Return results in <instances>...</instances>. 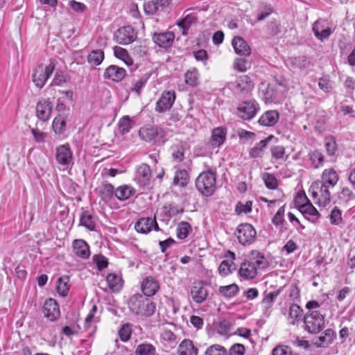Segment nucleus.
I'll return each instance as SVG.
<instances>
[{"label":"nucleus","instance_id":"obj_1","mask_svg":"<svg viewBox=\"0 0 355 355\" xmlns=\"http://www.w3.org/2000/svg\"><path fill=\"white\" fill-rule=\"evenodd\" d=\"M268 266L269 263L262 253L252 250L248 259L241 263L239 275L243 279H253L258 275L259 270H265Z\"/></svg>","mask_w":355,"mask_h":355},{"label":"nucleus","instance_id":"obj_2","mask_svg":"<svg viewBox=\"0 0 355 355\" xmlns=\"http://www.w3.org/2000/svg\"><path fill=\"white\" fill-rule=\"evenodd\" d=\"M131 312L136 315L150 317L156 310L155 303L149 297L137 293L132 295L128 301Z\"/></svg>","mask_w":355,"mask_h":355},{"label":"nucleus","instance_id":"obj_3","mask_svg":"<svg viewBox=\"0 0 355 355\" xmlns=\"http://www.w3.org/2000/svg\"><path fill=\"white\" fill-rule=\"evenodd\" d=\"M196 187L202 195L210 196L216 189V173L211 169L200 173L196 180Z\"/></svg>","mask_w":355,"mask_h":355},{"label":"nucleus","instance_id":"obj_4","mask_svg":"<svg viewBox=\"0 0 355 355\" xmlns=\"http://www.w3.org/2000/svg\"><path fill=\"white\" fill-rule=\"evenodd\" d=\"M329 189L330 187L316 180L311 184L309 191L315 204L325 207L331 201Z\"/></svg>","mask_w":355,"mask_h":355},{"label":"nucleus","instance_id":"obj_5","mask_svg":"<svg viewBox=\"0 0 355 355\" xmlns=\"http://www.w3.org/2000/svg\"><path fill=\"white\" fill-rule=\"evenodd\" d=\"M304 329L309 333L316 334L324 327V314L320 311L307 312L304 316Z\"/></svg>","mask_w":355,"mask_h":355},{"label":"nucleus","instance_id":"obj_6","mask_svg":"<svg viewBox=\"0 0 355 355\" xmlns=\"http://www.w3.org/2000/svg\"><path fill=\"white\" fill-rule=\"evenodd\" d=\"M55 66V60L51 59L49 64L46 66L41 64L34 69L32 75V80L37 88L41 89L44 86L46 81L54 71Z\"/></svg>","mask_w":355,"mask_h":355},{"label":"nucleus","instance_id":"obj_7","mask_svg":"<svg viewBox=\"0 0 355 355\" xmlns=\"http://www.w3.org/2000/svg\"><path fill=\"white\" fill-rule=\"evenodd\" d=\"M236 236L239 242L243 245H248L254 242L257 236V231L249 223H243L238 226Z\"/></svg>","mask_w":355,"mask_h":355},{"label":"nucleus","instance_id":"obj_8","mask_svg":"<svg viewBox=\"0 0 355 355\" xmlns=\"http://www.w3.org/2000/svg\"><path fill=\"white\" fill-rule=\"evenodd\" d=\"M55 159L62 170L68 168L73 162V153L69 144H62L56 148Z\"/></svg>","mask_w":355,"mask_h":355},{"label":"nucleus","instance_id":"obj_9","mask_svg":"<svg viewBox=\"0 0 355 355\" xmlns=\"http://www.w3.org/2000/svg\"><path fill=\"white\" fill-rule=\"evenodd\" d=\"M139 135L141 139L146 142H155L165 135L164 130L157 126L146 125L140 128Z\"/></svg>","mask_w":355,"mask_h":355},{"label":"nucleus","instance_id":"obj_10","mask_svg":"<svg viewBox=\"0 0 355 355\" xmlns=\"http://www.w3.org/2000/svg\"><path fill=\"white\" fill-rule=\"evenodd\" d=\"M114 37L119 44L127 45L135 41L137 35L132 26H124L115 32Z\"/></svg>","mask_w":355,"mask_h":355},{"label":"nucleus","instance_id":"obj_11","mask_svg":"<svg viewBox=\"0 0 355 355\" xmlns=\"http://www.w3.org/2000/svg\"><path fill=\"white\" fill-rule=\"evenodd\" d=\"M259 104L254 100L243 101L237 107L239 116L243 120H250L259 110Z\"/></svg>","mask_w":355,"mask_h":355},{"label":"nucleus","instance_id":"obj_12","mask_svg":"<svg viewBox=\"0 0 355 355\" xmlns=\"http://www.w3.org/2000/svg\"><path fill=\"white\" fill-rule=\"evenodd\" d=\"M159 283L157 279L153 276H146L141 282V290L143 295L152 297L155 295L159 290Z\"/></svg>","mask_w":355,"mask_h":355},{"label":"nucleus","instance_id":"obj_13","mask_svg":"<svg viewBox=\"0 0 355 355\" xmlns=\"http://www.w3.org/2000/svg\"><path fill=\"white\" fill-rule=\"evenodd\" d=\"M42 311L45 318L50 321L56 320L60 315V307L57 302L52 299L49 298L45 300Z\"/></svg>","mask_w":355,"mask_h":355},{"label":"nucleus","instance_id":"obj_14","mask_svg":"<svg viewBox=\"0 0 355 355\" xmlns=\"http://www.w3.org/2000/svg\"><path fill=\"white\" fill-rule=\"evenodd\" d=\"M135 228L137 232L141 234H148L152 230L155 231L159 230L155 217L141 218L136 222Z\"/></svg>","mask_w":355,"mask_h":355},{"label":"nucleus","instance_id":"obj_15","mask_svg":"<svg viewBox=\"0 0 355 355\" xmlns=\"http://www.w3.org/2000/svg\"><path fill=\"white\" fill-rule=\"evenodd\" d=\"M175 100V91H165L156 103L155 110L158 112H164L169 110Z\"/></svg>","mask_w":355,"mask_h":355},{"label":"nucleus","instance_id":"obj_16","mask_svg":"<svg viewBox=\"0 0 355 355\" xmlns=\"http://www.w3.org/2000/svg\"><path fill=\"white\" fill-rule=\"evenodd\" d=\"M151 177L152 173L149 166L143 164L137 168L135 179L141 187H146L150 184Z\"/></svg>","mask_w":355,"mask_h":355},{"label":"nucleus","instance_id":"obj_17","mask_svg":"<svg viewBox=\"0 0 355 355\" xmlns=\"http://www.w3.org/2000/svg\"><path fill=\"white\" fill-rule=\"evenodd\" d=\"M53 110V104L49 99H44L37 103L36 105V114L37 118L46 121L49 119Z\"/></svg>","mask_w":355,"mask_h":355},{"label":"nucleus","instance_id":"obj_18","mask_svg":"<svg viewBox=\"0 0 355 355\" xmlns=\"http://www.w3.org/2000/svg\"><path fill=\"white\" fill-rule=\"evenodd\" d=\"M318 181L330 188H334L339 181V175L333 168H325L322 172L320 180Z\"/></svg>","mask_w":355,"mask_h":355},{"label":"nucleus","instance_id":"obj_19","mask_svg":"<svg viewBox=\"0 0 355 355\" xmlns=\"http://www.w3.org/2000/svg\"><path fill=\"white\" fill-rule=\"evenodd\" d=\"M175 39V34L171 31L154 33L153 40L156 45L161 48L166 49L170 47Z\"/></svg>","mask_w":355,"mask_h":355},{"label":"nucleus","instance_id":"obj_20","mask_svg":"<svg viewBox=\"0 0 355 355\" xmlns=\"http://www.w3.org/2000/svg\"><path fill=\"white\" fill-rule=\"evenodd\" d=\"M232 85H234V89L239 93H248L254 87L251 78L247 75L239 76Z\"/></svg>","mask_w":355,"mask_h":355},{"label":"nucleus","instance_id":"obj_21","mask_svg":"<svg viewBox=\"0 0 355 355\" xmlns=\"http://www.w3.org/2000/svg\"><path fill=\"white\" fill-rule=\"evenodd\" d=\"M191 295L196 303L201 304L207 297V289L202 282L196 283L191 289Z\"/></svg>","mask_w":355,"mask_h":355},{"label":"nucleus","instance_id":"obj_22","mask_svg":"<svg viewBox=\"0 0 355 355\" xmlns=\"http://www.w3.org/2000/svg\"><path fill=\"white\" fill-rule=\"evenodd\" d=\"M227 130L223 127H218L212 130L209 144L214 148H218L226 140Z\"/></svg>","mask_w":355,"mask_h":355},{"label":"nucleus","instance_id":"obj_23","mask_svg":"<svg viewBox=\"0 0 355 355\" xmlns=\"http://www.w3.org/2000/svg\"><path fill=\"white\" fill-rule=\"evenodd\" d=\"M73 252L80 259L89 258V245L83 239H75L72 243Z\"/></svg>","mask_w":355,"mask_h":355},{"label":"nucleus","instance_id":"obj_24","mask_svg":"<svg viewBox=\"0 0 355 355\" xmlns=\"http://www.w3.org/2000/svg\"><path fill=\"white\" fill-rule=\"evenodd\" d=\"M279 114L277 110H268L259 118V123L262 126H274L279 121Z\"/></svg>","mask_w":355,"mask_h":355},{"label":"nucleus","instance_id":"obj_25","mask_svg":"<svg viewBox=\"0 0 355 355\" xmlns=\"http://www.w3.org/2000/svg\"><path fill=\"white\" fill-rule=\"evenodd\" d=\"M232 44L237 54L244 56H249L250 55L251 49L243 37L239 36L234 37Z\"/></svg>","mask_w":355,"mask_h":355},{"label":"nucleus","instance_id":"obj_26","mask_svg":"<svg viewBox=\"0 0 355 355\" xmlns=\"http://www.w3.org/2000/svg\"><path fill=\"white\" fill-rule=\"evenodd\" d=\"M126 71L125 69L116 65H110L106 69L104 76L113 81L119 82L125 78Z\"/></svg>","mask_w":355,"mask_h":355},{"label":"nucleus","instance_id":"obj_27","mask_svg":"<svg viewBox=\"0 0 355 355\" xmlns=\"http://www.w3.org/2000/svg\"><path fill=\"white\" fill-rule=\"evenodd\" d=\"M303 316L302 309L296 304H292L288 309V315L286 317L289 324L295 325L297 324Z\"/></svg>","mask_w":355,"mask_h":355},{"label":"nucleus","instance_id":"obj_28","mask_svg":"<svg viewBox=\"0 0 355 355\" xmlns=\"http://www.w3.org/2000/svg\"><path fill=\"white\" fill-rule=\"evenodd\" d=\"M300 211L306 218L313 223L320 217L319 212L310 202L305 203V205H300Z\"/></svg>","mask_w":355,"mask_h":355},{"label":"nucleus","instance_id":"obj_29","mask_svg":"<svg viewBox=\"0 0 355 355\" xmlns=\"http://www.w3.org/2000/svg\"><path fill=\"white\" fill-rule=\"evenodd\" d=\"M287 64L293 71L302 70L309 67L310 62L306 56L300 55L295 58H290L287 61Z\"/></svg>","mask_w":355,"mask_h":355},{"label":"nucleus","instance_id":"obj_30","mask_svg":"<svg viewBox=\"0 0 355 355\" xmlns=\"http://www.w3.org/2000/svg\"><path fill=\"white\" fill-rule=\"evenodd\" d=\"M334 337V331L331 329H327L317 338L315 345L318 347H327L333 343Z\"/></svg>","mask_w":355,"mask_h":355},{"label":"nucleus","instance_id":"obj_31","mask_svg":"<svg viewBox=\"0 0 355 355\" xmlns=\"http://www.w3.org/2000/svg\"><path fill=\"white\" fill-rule=\"evenodd\" d=\"M198 349L194 347L193 342L189 339H184L178 348L179 355H197Z\"/></svg>","mask_w":355,"mask_h":355},{"label":"nucleus","instance_id":"obj_32","mask_svg":"<svg viewBox=\"0 0 355 355\" xmlns=\"http://www.w3.org/2000/svg\"><path fill=\"white\" fill-rule=\"evenodd\" d=\"M190 177L186 169L178 168L175 172L173 184L180 187H185L189 182Z\"/></svg>","mask_w":355,"mask_h":355},{"label":"nucleus","instance_id":"obj_33","mask_svg":"<svg viewBox=\"0 0 355 355\" xmlns=\"http://www.w3.org/2000/svg\"><path fill=\"white\" fill-rule=\"evenodd\" d=\"M106 283L110 290L113 292H119L123 286L121 277L114 273H110L107 275Z\"/></svg>","mask_w":355,"mask_h":355},{"label":"nucleus","instance_id":"obj_34","mask_svg":"<svg viewBox=\"0 0 355 355\" xmlns=\"http://www.w3.org/2000/svg\"><path fill=\"white\" fill-rule=\"evenodd\" d=\"M135 192V189L132 187L123 185L115 190L114 195L119 200H125L133 196Z\"/></svg>","mask_w":355,"mask_h":355},{"label":"nucleus","instance_id":"obj_35","mask_svg":"<svg viewBox=\"0 0 355 355\" xmlns=\"http://www.w3.org/2000/svg\"><path fill=\"white\" fill-rule=\"evenodd\" d=\"M171 150L172 158L174 162L180 163L184 159L185 148L181 142L173 144Z\"/></svg>","mask_w":355,"mask_h":355},{"label":"nucleus","instance_id":"obj_36","mask_svg":"<svg viewBox=\"0 0 355 355\" xmlns=\"http://www.w3.org/2000/svg\"><path fill=\"white\" fill-rule=\"evenodd\" d=\"M69 282V279L68 276H62L58 279L56 282V289L60 295L62 297L67 295L70 288Z\"/></svg>","mask_w":355,"mask_h":355},{"label":"nucleus","instance_id":"obj_37","mask_svg":"<svg viewBox=\"0 0 355 355\" xmlns=\"http://www.w3.org/2000/svg\"><path fill=\"white\" fill-rule=\"evenodd\" d=\"M135 355H156V348L150 343H141L137 346Z\"/></svg>","mask_w":355,"mask_h":355},{"label":"nucleus","instance_id":"obj_38","mask_svg":"<svg viewBox=\"0 0 355 355\" xmlns=\"http://www.w3.org/2000/svg\"><path fill=\"white\" fill-rule=\"evenodd\" d=\"M272 136H269L265 139L260 141L255 146L250 150V155L252 158H257L261 156L263 150L267 146L268 141Z\"/></svg>","mask_w":355,"mask_h":355},{"label":"nucleus","instance_id":"obj_39","mask_svg":"<svg viewBox=\"0 0 355 355\" xmlns=\"http://www.w3.org/2000/svg\"><path fill=\"white\" fill-rule=\"evenodd\" d=\"M185 83L191 87L199 84V73L196 68L188 70L184 74Z\"/></svg>","mask_w":355,"mask_h":355},{"label":"nucleus","instance_id":"obj_40","mask_svg":"<svg viewBox=\"0 0 355 355\" xmlns=\"http://www.w3.org/2000/svg\"><path fill=\"white\" fill-rule=\"evenodd\" d=\"M196 17L193 15H187L183 19L177 22V25L182 31L183 35H187V31L191 26L196 23Z\"/></svg>","mask_w":355,"mask_h":355},{"label":"nucleus","instance_id":"obj_41","mask_svg":"<svg viewBox=\"0 0 355 355\" xmlns=\"http://www.w3.org/2000/svg\"><path fill=\"white\" fill-rule=\"evenodd\" d=\"M66 121L62 115L57 116L53 121L52 128L55 134L61 135L66 130Z\"/></svg>","mask_w":355,"mask_h":355},{"label":"nucleus","instance_id":"obj_42","mask_svg":"<svg viewBox=\"0 0 355 355\" xmlns=\"http://www.w3.org/2000/svg\"><path fill=\"white\" fill-rule=\"evenodd\" d=\"M114 55L123 60L127 65L130 66L133 64L132 58L129 55L128 52L123 48L120 46H114L113 48Z\"/></svg>","mask_w":355,"mask_h":355},{"label":"nucleus","instance_id":"obj_43","mask_svg":"<svg viewBox=\"0 0 355 355\" xmlns=\"http://www.w3.org/2000/svg\"><path fill=\"white\" fill-rule=\"evenodd\" d=\"M218 291L224 297L230 298L238 293L239 288L236 284H232L228 286H220Z\"/></svg>","mask_w":355,"mask_h":355},{"label":"nucleus","instance_id":"obj_44","mask_svg":"<svg viewBox=\"0 0 355 355\" xmlns=\"http://www.w3.org/2000/svg\"><path fill=\"white\" fill-rule=\"evenodd\" d=\"M191 231V227L187 222L182 221L177 227L176 234L179 239H184Z\"/></svg>","mask_w":355,"mask_h":355},{"label":"nucleus","instance_id":"obj_45","mask_svg":"<svg viewBox=\"0 0 355 355\" xmlns=\"http://www.w3.org/2000/svg\"><path fill=\"white\" fill-rule=\"evenodd\" d=\"M310 159L311 161V164L315 168L322 166L324 162V157L323 154L318 150H315L310 153Z\"/></svg>","mask_w":355,"mask_h":355},{"label":"nucleus","instance_id":"obj_46","mask_svg":"<svg viewBox=\"0 0 355 355\" xmlns=\"http://www.w3.org/2000/svg\"><path fill=\"white\" fill-rule=\"evenodd\" d=\"M233 68L239 72H245L250 68V63L245 58H236L234 60Z\"/></svg>","mask_w":355,"mask_h":355},{"label":"nucleus","instance_id":"obj_47","mask_svg":"<svg viewBox=\"0 0 355 355\" xmlns=\"http://www.w3.org/2000/svg\"><path fill=\"white\" fill-rule=\"evenodd\" d=\"M149 78V73L144 74L138 80H135V82L133 83L131 90L136 92L137 94H140L142 87L145 86Z\"/></svg>","mask_w":355,"mask_h":355},{"label":"nucleus","instance_id":"obj_48","mask_svg":"<svg viewBox=\"0 0 355 355\" xmlns=\"http://www.w3.org/2000/svg\"><path fill=\"white\" fill-rule=\"evenodd\" d=\"M324 146L327 153L331 156L335 155L337 150V144L336 139L334 137H327L324 139Z\"/></svg>","mask_w":355,"mask_h":355},{"label":"nucleus","instance_id":"obj_49","mask_svg":"<svg viewBox=\"0 0 355 355\" xmlns=\"http://www.w3.org/2000/svg\"><path fill=\"white\" fill-rule=\"evenodd\" d=\"M261 93L262 98L266 103H271L277 99L276 91L271 85H268L264 90H262Z\"/></svg>","mask_w":355,"mask_h":355},{"label":"nucleus","instance_id":"obj_50","mask_svg":"<svg viewBox=\"0 0 355 355\" xmlns=\"http://www.w3.org/2000/svg\"><path fill=\"white\" fill-rule=\"evenodd\" d=\"M262 179L265 183L266 187L269 189H277L278 184L276 178L274 175L269 173H264L262 174Z\"/></svg>","mask_w":355,"mask_h":355},{"label":"nucleus","instance_id":"obj_51","mask_svg":"<svg viewBox=\"0 0 355 355\" xmlns=\"http://www.w3.org/2000/svg\"><path fill=\"white\" fill-rule=\"evenodd\" d=\"M92 263L96 268L101 271L108 266V259L105 256L101 254H95L92 259Z\"/></svg>","mask_w":355,"mask_h":355},{"label":"nucleus","instance_id":"obj_52","mask_svg":"<svg viewBox=\"0 0 355 355\" xmlns=\"http://www.w3.org/2000/svg\"><path fill=\"white\" fill-rule=\"evenodd\" d=\"M104 60V52L101 49L93 50L90 52V64L99 65Z\"/></svg>","mask_w":355,"mask_h":355},{"label":"nucleus","instance_id":"obj_53","mask_svg":"<svg viewBox=\"0 0 355 355\" xmlns=\"http://www.w3.org/2000/svg\"><path fill=\"white\" fill-rule=\"evenodd\" d=\"M338 196L339 200L343 202H347L355 198L352 191L347 187H343Z\"/></svg>","mask_w":355,"mask_h":355},{"label":"nucleus","instance_id":"obj_54","mask_svg":"<svg viewBox=\"0 0 355 355\" xmlns=\"http://www.w3.org/2000/svg\"><path fill=\"white\" fill-rule=\"evenodd\" d=\"M279 294V290H276L270 293H264V297L262 300V304L266 308L270 307Z\"/></svg>","mask_w":355,"mask_h":355},{"label":"nucleus","instance_id":"obj_55","mask_svg":"<svg viewBox=\"0 0 355 355\" xmlns=\"http://www.w3.org/2000/svg\"><path fill=\"white\" fill-rule=\"evenodd\" d=\"M233 266L234 264L232 261H223L218 267L219 274L222 276H227L232 272ZM233 269H234V268H233Z\"/></svg>","mask_w":355,"mask_h":355},{"label":"nucleus","instance_id":"obj_56","mask_svg":"<svg viewBox=\"0 0 355 355\" xmlns=\"http://www.w3.org/2000/svg\"><path fill=\"white\" fill-rule=\"evenodd\" d=\"M285 205L282 206L272 218V223L276 226H282L284 222Z\"/></svg>","mask_w":355,"mask_h":355},{"label":"nucleus","instance_id":"obj_57","mask_svg":"<svg viewBox=\"0 0 355 355\" xmlns=\"http://www.w3.org/2000/svg\"><path fill=\"white\" fill-rule=\"evenodd\" d=\"M205 355H227V350L220 345H213L207 349Z\"/></svg>","mask_w":355,"mask_h":355},{"label":"nucleus","instance_id":"obj_58","mask_svg":"<svg viewBox=\"0 0 355 355\" xmlns=\"http://www.w3.org/2000/svg\"><path fill=\"white\" fill-rule=\"evenodd\" d=\"M119 336L120 339L126 342L130 338V336L132 334L131 327L129 324H123L119 331Z\"/></svg>","mask_w":355,"mask_h":355},{"label":"nucleus","instance_id":"obj_59","mask_svg":"<svg viewBox=\"0 0 355 355\" xmlns=\"http://www.w3.org/2000/svg\"><path fill=\"white\" fill-rule=\"evenodd\" d=\"M97 313L98 308L96 305H94L90 311V328L92 327H93V332H94L97 329L96 323L100 321V315L101 313V310L99 311L98 315H94V314Z\"/></svg>","mask_w":355,"mask_h":355},{"label":"nucleus","instance_id":"obj_60","mask_svg":"<svg viewBox=\"0 0 355 355\" xmlns=\"http://www.w3.org/2000/svg\"><path fill=\"white\" fill-rule=\"evenodd\" d=\"M131 122L128 116L123 117L119 122V132L125 135L128 133L131 129Z\"/></svg>","mask_w":355,"mask_h":355},{"label":"nucleus","instance_id":"obj_61","mask_svg":"<svg viewBox=\"0 0 355 355\" xmlns=\"http://www.w3.org/2000/svg\"><path fill=\"white\" fill-rule=\"evenodd\" d=\"M272 157L276 159L284 160L285 148L282 146H275L270 148Z\"/></svg>","mask_w":355,"mask_h":355},{"label":"nucleus","instance_id":"obj_62","mask_svg":"<svg viewBox=\"0 0 355 355\" xmlns=\"http://www.w3.org/2000/svg\"><path fill=\"white\" fill-rule=\"evenodd\" d=\"M331 223L338 225L342 220L341 211L337 207H334L329 215Z\"/></svg>","mask_w":355,"mask_h":355},{"label":"nucleus","instance_id":"obj_63","mask_svg":"<svg viewBox=\"0 0 355 355\" xmlns=\"http://www.w3.org/2000/svg\"><path fill=\"white\" fill-rule=\"evenodd\" d=\"M144 8L146 13L153 15L159 8V3L157 1H150L144 4Z\"/></svg>","mask_w":355,"mask_h":355},{"label":"nucleus","instance_id":"obj_64","mask_svg":"<svg viewBox=\"0 0 355 355\" xmlns=\"http://www.w3.org/2000/svg\"><path fill=\"white\" fill-rule=\"evenodd\" d=\"M245 347L241 344H234L230 349V355H244Z\"/></svg>","mask_w":355,"mask_h":355}]
</instances>
